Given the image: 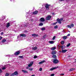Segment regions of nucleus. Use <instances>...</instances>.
<instances>
[{
	"mask_svg": "<svg viewBox=\"0 0 76 76\" xmlns=\"http://www.w3.org/2000/svg\"><path fill=\"white\" fill-rule=\"evenodd\" d=\"M61 48H62V53H66V52L67 51V50H63V49H64V48H65V46H64V45H62L61 46Z\"/></svg>",
	"mask_w": 76,
	"mask_h": 76,
	"instance_id": "f257e3e1",
	"label": "nucleus"
},
{
	"mask_svg": "<svg viewBox=\"0 0 76 76\" xmlns=\"http://www.w3.org/2000/svg\"><path fill=\"white\" fill-rule=\"evenodd\" d=\"M45 6L46 8V9L47 10H48V9H49V7L50 6V4H47L45 5Z\"/></svg>",
	"mask_w": 76,
	"mask_h": 76,
	"instance_id": "f03ea898",
	"label": "nucleus"
},
{
	"mask_svg": "<svg viewBox=\"0 0 76 76\" xmlns=\"http://www.w3.org/2000/svg\"><path fill=\"white\" fill-rule=\"evenodd\" d=\"M53 62L55 64H57V63H58L59 62V61L56 59H54L53 60Z\"/></svg>",
	"mask_w": 76,
	"mask_h": 76,
	"instance_id": "7ed1b4c3",
	"label": "nucleus"
},
{
	"mask_svg": "<svg viewBox=\"0 0 76 76\" xmlns=\"http://www.w3.org/2000/svg\"><path fill=\"white\" fill-rule=\"evenodd\" d=\"M63 20V18L60 19H59L58 18L57 19V21H58V22L59 23H61V21Z\"/></svg>",
	"mask_w": 76,
	"mask_h": 76,
	"instance_id": "20e7f679",
	"label": "nucleus"
},
{
	"mask_svg": "<svg viewBox=\"0 0 76 76\" xmlns=\"http://www.w3.org/2000/svg\"><path fill=\"white\" fill-rule=\"evenodd\" d=\"M8 65H4L3 66H2V67L1 68L2 70H5L6 69L7 67V66Z\"/></svg>",
	"mask_w": 76,
	"mask_h": 76,
	"instance_id": "39448f33",
	"label": "nucleus"
},
{
	"mask_svg": "<svg viewBox=\"0 0 76 76\" xmlns=\"http://www.w3.org/2000/svg\"><path fill=\"white\" fill-rule=\"evenodd\" d=\"M26 35H25V34H20V36H18V38H20V37H26Z\"/></svg>",
	"mask_w": 76,
	"mask_h": 76,
	"instance_id": "423d86ee",
	"label": "nucleus"
},
{
	"mask_svg": "<svg viewBox=\"0 0 76 76\" xmlns=\"http://www.w3.org/2000/svg\"><path fill=\"white\" fill-rule=\"evenodd\" d=\"M20 54V51H18L17 52H16V53H14V55L15 56H18V55H19Z\"/></svg>",
	"mask_w": 76,
	"mask_h": 76,
	"instance_id": "0eeeda50",
	"label": "nucleus"
},
{
	"mask_svg": "<svg viewBox=\"0 0 76 76\" xmlns=\"http://www.w3.org/2000/svg\"><path fill=\"white\" fill-rule=\"evenodd\" d=\"M51 18V16L50 15H49L46 17V20H50Z\"/></svg>",
	"mask_w": 76,
	"mask_h": 76,
	"instance_id": "6e6552de",
	"label": "nucleus"
},
{
	"mask_svg": "<svg viewBox=\"0 0 76 76\" xmlns=\"http://www.w3.org/2000/svg\"><path fill=\"white\" fill-rule=\"evenodd\" d=\"M74 26V25L73 24H72L70 25H68V27L69 28H72Z\"/></svg>",
	"mask_w": 76,
	"mask_h": 76,
	"instance_id": "1a4fd4ad",
	"label": "nucleus"
},
{
	"mask_svg": "<svg viewBox=\"0 0 76 76\" xmlns=\"http://www.w3.org/2000/svg\"><path fill=\"white\" fill-rule=\"evenodd\" d=\"M6 40L5 39H2V41L1 42V45H2L4 43V42H6Z\"/></svg>",
	"mask_w": 76,
	"mask_h": 76,
	"instance_id": "9d476101",
	"label": "nucleus"
},
{
	"mask_svg": "<svg viewBox=\"0 0 76 76\" xmlns=\"http://www.w3.org/2000/svg\"><path fill=\"white\" fill-rule=\"evenodd\" d=\"M57 68H58V67L52 68L50 69V71H52V70H54V69H57Z\"/></svg>",
	"mask_w": 76,
	"mask_h": 76,
	"instance_id": "9b49d317",
	"label": "nucleus"
},
{
	"mask_svg": "<svg viewBox=\"0 0 76 76\" xmlns=\"http://www.w3.org/2000/svg\"><path fill=\"white\" fill-rule=\"evenodd\" d=\"M33 62L32 61L30 62V64H29L28 65V67H31L32 66V65L33 64Z\"/></svg>",
	"mask_w": 76,
	"mask_h": 76,
	"instance_id": "f8f14e48",
	"label": "nucleus"
},
{
	"mask_svg": "<svg viewBox=\"0 0 76 76\" xmlns=\"http://www.w3.org/2000/svg\"><path fill=\"white\" fill-rule=\"evenodd\" d=\"M40 20L41 22H44L45 21V19L44 18H41L40 19Z\"/></svg>",
	"mask_w": 76,
	"mask_h": 76,
	"instance_id": "ddd939ff",
	"label": "nucleus"
},
{
	"mask_svg": "<svg viewBox=\"0 0 76 76\" xmlns=\"http://www.w3.org/2000/svg\"><path fill=\"white\" fill-rule=\"evenodd\" d=\"M37 48H37V47L35 46L34 47H33L32 48V49L34 51H35V50H36L37 49Z\"/></svg>",
	"mask_w": 76,
	"mask_h": 76,
	"instance_id": "4468645a",
	"label": "nucleus"
},
{
	"mask_svg": "<svg viewBox=\"0 0 76 76\" xmlns=\"http://www.w3.org/2000/svg\"><path fill=\"white\" fill-rule=\"evenodd\" d=\"M45 62V60H43L42 61L39 62V64H42V63H44Z\"/></svg>",
	"mask_w": 76,
	"mask_h": 76,
	"instance_id": "2eb2a0df",
	"label": "nucleus"
},
{
	"mask_svg": "<svg viewBox=\"0 0 76 76\" xmlns=\"http://www.w3.org/2000/svg\"><path fill=\"white\" fill-rule=\"evenodd\" d=\"M32 36L33 37H38V34H32Z\"/></svg>",
	"mask_w": 76,
	"mask_h": 76,
	"instance_id": "dca6fc26",
	"label": "nucleus"
},
{
	"mask_svg": "<svg viewBox=\"0 0 76 76\" xmlns=\"http://www.w3.org/2000/svg\"><path fill=\"white\" fill-rule=\"evenodd\" d=\"M56 54V52L55 51H53L52 53V54L53 55H54V54Z\"/></svg>",
	"mask_w": 76,
	"mask_h": 76,
	"instance_id": "f3484780",
	"label": "nucleus"
},
{
	"mask_svg": "<svg viewBox=\"0 0 76 76\" xmlns=\"http://www.w3.org/2000/svg\"><path fill=\"white\" fill-rule=\"evenodd\" d=\"M10 26V23H8L7 24V28H8Z\"/></svg>",
	"mask_w": 76,
	"mask_h": 76,
	"instance_id": "a211bd4d",
	"label": "nucleus"
},
{
	"mask_svg": "<svg viewBox=\"0 0 76 76\" xmlns=\"http://www.w3.org/2000/svg\"><path fill=\"white\" fill-rule=\"evenodd\" d=\"M22 72H23V73H28V71L26 70H22Z\"/></svg>",
	"mask_w": 76,
	"mask_h": 76,
	"instance_id": "6ab92c4d",
	"label": "nucleus"
},
{
	"mask_svg": "<svg viewBox=\"0 0 76 76\" xmlns=\"http://www.w3.org/2000/svg\"><path fill=\"white\" fill-rule=\"evenodd\" d=\"M49 43L50 44H53V43H54V42H53V41H50L49 42Z\"/></svg>",
	"mask_w": 76,
	"mask_h": 76,
	"instance_id": "aec40b11",
	"label": "nucleus"
},
{
	"mask_svg": "<svg viewBox=\"0 0 76 76\" xmlns=\"http://www.w3.org/2000/svg\"><path fill=\"white\" fill-rule=\"evenodd\" d=\"M56 47H54L51 48V50H56Z\"/></svg>",
	"mask_w": 76,
	"mask_h": 76,
	"instance_id": "412c9836",
	"label": "nucleus"
},
{
	"mask_svg": "<svg viewBox=\"0 0 76 76\" xmlns=\"http://www.w3.org/2000/svg\"><path fill=\"white\" fill-rule=\"evenodd\" d=\"M37 13H38V11H36L33 12V14L34 15H36V14H37Z\"/></svg>",
	"mask_w": 76,
	"mask_h": 76,
	"instance_id": "4be33fe9",
	"label": "nucleus"
},
{
	"mask_svg": "<svg viewBox=\"0 0 76 76\" xmlns=\"http://www.w3.org/2000/svg\"><path fill=\"white\" fill-rule=\"evenodd\" d=\"M75 68H72L70 69L69 71L70 72H72V71H73V70H75Z\"/></svg>",
	"mask_w": 76,
	"mask_h": 76,
	"instance_id": "5701e85b",
	"label": "nucleus"
},
{
	"mask_svg": "<svg viewBox=\"0 0 76 76\" xmlns=\"http://www.w3.org/2000/svg\"><path fill=\"white\" fill-rule=\"evenodd\" d=\"M14 75H18V72H14Z\"/></svg>",
	"mask_w": 76,
	"mask_h": 76,
	"instance_id": "b1692460",
	"label": "nucleus"
},
{
	"mask_svg": "<svg viewBox=\"0 0 76 76\" xmlns=\"http://www.w3.org/2000/svg\"><path fill=\"white\" fill-rule=\"evenodd\" d=\"M67 36H64L63 38L64 39H67Z\"/></svg>",
	"mask_w": 76,
	"mask_h": 76,
	"instance_id": "393cba45",
	"label": "nucleus"
},
{
	"mask_svg": "<svg viewBox=\"0 0 76 76\" xmlns=\"http://www.w3.org/2000/svg\"><path fill=\"white\" fill-rule=\"evenodd\" d=\"M52 57H53V58H56V57H57V56H56V55H53V56Z\"/></svg>",
	"mask_w": 76,
	"mask_h": 76,
	"instance_id": "a878e982",
	"label": "nucleus"
},
{
	"mask_svg": "<svg viewBox=\"0 0 76 76\" xmlns=\"http://www.w3.org/2000/svg\"><path fill=\"white\" fill-rule=\"evenodd\" d=\"M61 43L62 45H63L64 44V41H61Z\"/></svg>",
	"mask_w": 76,
	"mask_h": 76,
	"instance_id": "bb28decb",
	"label": "nucleus"
},
{
	"mask_svg": "<svg viewBox=\"0 0 76 76\" xmlns=\"http://www.w3.org/2000/svg\"><path fill=\"white\" fill-rule=\"evenodd\" d=\"M70 44L69 43L67 45L66 47H69L70 46Z\"/></svg>",
	"mask_w": 76,
	"mask_h": 76,
	"instance_id": "cd10ccee",
	"label": "nucleus"
},
{
	"mask_svg": "<svg viewBox=\"0 0 76 76\" xmlns=\"http://www.w3.org/2000/svg\"><path fill=\"white\" fill-rule=\"evenodd\" d=\"M74 43H76V38L74 39Z\"/></svg>",
	"mask_w": 76,
	"mask_h": 76,
	"instance_id": "c85d7f7f",
	"label": "nucleus"
},
{
	"mask_svg": "<svg viewBox=\"0 0 76 76\" xmlns=\"http://www.w3.org/2000/svg\"><path fill=\"white\" fill-rule=\"evenodd\" d=\"M56 38V36H54L52 40H54Z\"/></svg>",
	"mask_w": 76,
	"mask_h": 76,
	"instance_id": "c756f323",
	"label": "nucleus"
},
{
	"mask_svg": "<svg viewBox=\"0 0 76 76\" xmlns=\"http://www.w3.org/2000/svg\"><path fill=\"white\" fill-rule=\"evenodd\" d=\"M43 25V23H40L39 24V26H42Z\"/></svg>",
	"mask_w": 76,
	"mask_h": 76,
	"instance_id": "7c9ffc66",
	"label": "nucleus"
},
{
	"mask_svg": "<svg viewBox=\"0 0 76 76\" xmlns=\"http://www.w3.org/2000/svg\"><path fill=\"white\" fill-rule=\"evenodd\" d=\"M45 28H42V31H44V30H45Z\"/></svg>",
	"mask_w": 76,
	"mask_h": 76,
	"instance_id": "2f4dec72",
	"label": "nucleus"
},
{
	"mask_svg": "<svg viewBox=\"0 0 76 76\" xmlns=\"http://www.w3.org/2000/svg\"><path fill=\"white\" fill-rule=\"evenodd\" d=\"M42 68H40L39 69V71H42Z\"/></svg>",
	"mask_w": 76,
	"mask_h": 76,
	"instance_id": "473e14b6",
	"label": "nucleus"
},
{
	"mask_svg": "<svg viewBox=\"0 0 76 76\" xmlns=\"http://www.w3.org/2000/svg\"><path fill=\"white\" fill-rule=\"evenodd\" d=\"M2 70H1V69H0V73H2Z\"/></svg>",
	"mask_w": 76,
	"mask_h": 76,
	"instance_id": "72a5a7b5",
	"label": "nucleus"
},
{
	"mask_svg": "<svg viewBox=\"0 0 76 76\" xmlns=\"http://www.w3.org/2000/svg\"><path fill=\"white\" fill-rule=\"evenodd\" d=\"M9 75V73H7L5 75V76H8Z\"/></svg>",
	"mask_w": 76,
	"mask_h": 76,
	"instance_id": "f704fd0d",
	"label": "nucleus"
},
{
	"mask_svg": "<svg viewBox=\"0 0 76 76\" xmlns=\"http://www.w3.org/2000/svg\"><path fill=\"white\" fill-rule=\"evenodd\" d=\"M58 27L57 26H55L54 27V28H55V29H56V28H57Z\"/></svg>",
	"mask_w": 76,
	"mask_h": 76,
	"instance_id": "c9c22d12",
	"label": "nucleus"
},
{
	"mask_svg": "<svg viewBox=\"0 0 76 76\" xmlns=\"http://www.w3.org/2000/svg\"><path fill=\"white\" fill-rule=\"evenodd\" d=\"M1 19H4V17L2 16L1 17Z\"/></svg>",
	"mask_w": 76,
	"mask_h": 76,
	"instance_id": "e433bc0d",
	"label": "nucleus"
},
{
	"mask_svg": "<svg viewBox=\"0 0 76 76\" xmlns=\"http://www.w3.org/2000/svg\"><path fill=\"white\" fill-rule=\"evenodd\" d=\"M29 70L30 71H32L33 69L32 68L29 69Z\"/></svg>",
	"mask_w": 76,
	"mask_h": 76,
	"instance_id": "4c0bfd02",
	"label": "nucleus"
},
{
	"mask_svg": "<svg viewBox=\"0 0 76 76\" xmlns=\"http://www.w3.org/2000/svg\"><path fill=\"white\" fill-rule=\"evenodd\" d=\"M60 75L61 76H64V74H60Z\"/></svg>",
	"mask_w": 76,
	"mask_h": 76,
	"instance_id": "58836bf2",
	"label": "nucleus"
},
{
	"mask_svg": "<svg viewBox=\"0 0 76 76\" xmlns=\"http://www.w3.org/2000/svg\"><path fill=\"white\" fill-rule=\"evenodd\" d=\"M54 74H52L51 75V76H54Z\"/></svg>",
	"mask_w": 76,
	"mask_h": 76,
	"instance_id": "ea45409f",
	"label": "nucleus"
},
{
	"mask_svg": "<svg viewBox=\"0 0 76 76\" xmlns=\"http://www.w3.org/2000/svg\"><path fill=\"white\" fill-rule=\"evenodd\" d=\"M37 57V56H34V58H36Z\"/></svg>",
	"mask_w": 76,
	"mask_h": 76,
	"instance_id": "a19ab883",
	"label": "nucleus"
},
{
	"mask_svg": "<svg viewBox=\"0 0 76 76\" xmlns=\"http://www.w3.org/2000/svg\"><path fill=\"white\" fill-rule=\"evenodd\" d=\"M14 75H15L14 73L12 74L11 75V76H14Z\"/></svg>",
	"mask_w": 76,
	"mask_h": 76,
	"instance_id": "79ce46f5",
	"label": "nucleus"
},
{
	"mask_svg": "<svg viewBox=\"0 0 76 76\" xmlns=\"http://www.w3.org/2000/svg\"><path fill=\"white\" fill-rule=\"evenodd\" d=\"M28 17V18H31V16L30 15H27Z\"/></svg>",
	"mask_w": 76,
	"mask_h": 76,
	"instance_id": "37998d69",
	"label": "nucleus"
},
{
	"mask_svg": "<svg viewBox=\"0 0 76 76\" xmlns=\"http://www.w3.org/2000/svg\"><path fill=\"white\" fill-rule=\"evenodd\" d=\"M70 34H68L67 35V36H68V37H69V36H70Z\"/></svg>",
	"mask_w": 76,
	"mask_h": 76,
	"instance_id": "c03bdc74",
	"label": "nucleus"
},
{
	"mask_svg": "<svg viewBox=\"0 0 76 76\" xmlns=\"http://www.w3.org/2000/svg\"><path fill=\"white\" fill-rule=\"evenodd\" d=\"M56 23H54L53 24V25H56Z\"/></svg>",
	"mask_w": 76,
	"mask_h": 76,
	"instance_id": "a18cd8bd",
	"label": "nucleus"
},
{
	"mask_svg": "<svg viewBox=\"0 0 76 76\" xmlns=\"http://www.w3.org/2000/svg\"><path fill=\"white\" fill-rule=\"evenodd\" d=\"M1 39H2V37H0V40H1Z\"/></svg>",
	"mask_w": 76,
	"mask_h": 76,
	"instance_id": "49530a36",
	"label": "nucleus"
},
{
	"mask_svg": "<svg viewBox=\"0 0 76 76\" xmlns=\"http://www.w3.org/2000/svg\"><path fill=\"white\" fill-rule=\"evenodd\" d=\"M64 0H59L60 1H64Z\"/></svg>",
	"mask_w": 76,
	"mask_h": 76,
	"instance_id": "de8ad7c7",
	"label": "nucleus"
},
{
	"mask_svg": "<svg viewBox=\"0 0 76 76\" xmlns=\"http://www.w3.org/2000/svg\"><path fill=\"white\" fill-rule=\"evenodd\" d=\"M28 32V31H26H26H24V32H25V33H26V32Z\"/></svg>",
	"mask_w": 76,
	"mask_h": 76,
	"instance_id": "09e8293b",
	"label": "nucleus"
},
{
	"mask_svg": "<svg viewBox=\"0 0 76 76\" xmlns=\"http://www.w3.org/2000/svg\"><path fill=\"white\" fill-rule=\"evenodd\" d=\"M19 57L20 58H22L23 57H22V56H19Z\"/></svg>",
	"mask_w": 76,
	"mask_h": 76,
	"instance_id": "8fccbe9b",
	"label": "nucleus"
},
{
	"mask_svg": "<svg viewBox=\"0 0 76 76\" xmlns=\"http://www.w3.org/2000/svg\"><path fill=\"white\" fill-rule=\"evenodd\" d=\"M52 14L53 15H56V14H55V13H53Z\"/></svg>",
	"mask_w": 76,
	"mask_h": 76,
	"instance_id": "3c124183",
	"label": "nucleus"
},
{
	"mask_svg": "<svg viewBox=\"0 0 76 76\" xmlns=\"http://www.w3.org/2000/svg\"><path fill=\"white\" fill-rule=\"evenodd\" d=\"M24 26H25V27H26L27 26V25H24Z\"/></svg>",
	"mask_w": 76,
	"mask_h": 76,
	"instance_id": "603ef678",
	"label": "nucleus"
},
{
	"mask_svg": "<svg viewBox=\"0 0 76 76\" xmlns=\"http://www.w3.org/2000/svg\"><path fill=\"white\" fill-rule=\"evenodd\" d=\"M3 32H1V35H3Z\"/></svg>",
	"mask_w": 76,
	"mask_h": 76,
	"instance_id": "864d4df0",
	"label": "nucleus"
},
{
	"mask_svg": "<svg viewBox=\"0 0 76 76\" xmlns=\"http://www.w3.org/2000/svg\"><path fill=\"white\" fill-rule=\"evenodd\" d=\"M7 56H8L9 57H10V55H8Z\"/></svg>",
	"mask_w": 76,
	"mask_h": 76,
	"instance_id": "5fc2aeb1",
	"label": "nucleus"
},
{
	"mask_svg": "<svg viewBox=\"0 0 76 76\" xmlns=\"http://www.w3.org/2000/svg\"><path fill=\"white\" fill-rule=\"evenodd\" d=\"M68 57H71V56H69Z\"/></svg>",
	"mask_w": 76,
	"mask_h": 76,
	"instance_id": "6e6d98bb",
	"label": "nucleus"
},
{
	"mask_svg": "<svg viewBox=\"0 0 76 76\" xmlns=\"http://www.w3.org/2000/svg\"><path fill=\"white\" fill-rule=\"evenodd\" d=\"M31 76H35V75H32Z\"/></svg>",
	"mask_w": 76,
	"mask_h": 76,
	"instance_id": "4d7b16f0",
	"label": "nucleus"
},
{
	"mask_svg": "<svg viewBox=\"0 0 76 76\" xmlns=\"http://www.w3.org/2000/svg\"><path fill=\"white\" fill-rule=\"evenodd\" d=\"M11 1H12V0H10Z\"/></svg>",
	"mask_w": 76,
	"mask_h": 76,
	"instance_id": "13d9d810",
	"label": "nucleus"
},
{
	"mask_svg": "<svg viewBox=\"0 0 76 76\" xmlns=\"http://www.w3.org/2000/svg\"><path fill=\"white\" fill-rule=\"evenodd\" d=\"M75 60H76V59H75Z\"/></svg>",
	"mask_w": 76,
	"mask_h": 76,
	"instance_id": "bf43d9fd",
	"label": "nucleus"
}]
</instances>
